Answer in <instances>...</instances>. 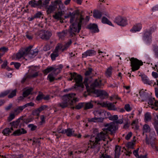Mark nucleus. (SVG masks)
I'll use <instances>...</instances> for the list:
<instances>
[{
    "label": "nucleus",
    "instance_id": "27",
    "mask_svg": "<svg viewBox=\"0 0 158 158\" xmlns=\"http://www.w3.org/2000/svg\"><path fill=\"white\" fill-rule=\"evenodd\" d=\"M142 80L144 83L148 84L149 85H151L152 82L151 81H150L148 79L147 76L144 75H142L141 76Z\"/></svg>",
    "mask_w": 158,
    "mask_h": 158
},
{
    "label": "nucleus",
    "instance_id": "5",
    "mask_svg": "<svg viewBox=\"0 0 158 158\" xmlns=\"http://www.w3.org/2000/svg\"><path fill=\"white\" fill-rule=\"evenodd\" d=\"M104 126L107 127V128H104L102 129L103 131H109L110 132V134L113 135L116 132V127L114 125V123L112 122L110 123H107L104 125Z\"/></svg>",
    "mask_w": 158,
    "mask_h": 158
},
{
    "label": "nucleus",
    "instance_id": "9",
    "mask_svg": "<svg viewBox=\"0 0 158 158\" xmlns=\"http://www.w3.org/2000/svg\"><path fill=\"white\" fill-rule=\"evenodd\" d=\"M28 48H26L25 49H23L17 53L15 55V58L16 60H19L24 56H27V51Z\"/></svg>",
    "mask_w": 158,
    "mask_h": 158
},
{
    "label": "nucleus",
    "instance_id": "22",
    "mask_svg": "<svg viewBox=\"0 0 158 158\" xmlns=\"http://www.w3.org/2000/svg\"><path fill=\"white\" fill-rule=\"evenodd\" d=\"M64 11H61L56 12L55 15H53V17L55 19L57 20H62L63 19L61 16L64 14Z\"/></svg>",
    "mask_w": 158,
    "mask_h": 158
},
{
    "label": "nucleus",
    "instance_id": "25",
    "mask_svg": "<svg viewBox=\"0 0 158 158\" xmlns=\"http://www.w3.org/2000/svg\"><path fill=\"white\" fill-rule=\"evenodd\" d=\"M142 26L139 23L137 24L134 26L130 30L131 32H136L139 31L141 29Z\"/></svg>",
    "mask_w": 158,
    "mask_h": 158
},
{
    "label": "nucleus",
    "instance_id": "30",
    "mask_svg": "<svg viewBox=\"0 0 158 158\" xmlns=\"http://www.w3.org/2000/svg\"><path fill=\"white\" fill-rule=\"evenodd\" d=\"M25 116H21V117H22V118L21 120L23 121V123L27 124H28L29 123L32 121L34 119V118L33 117H29L25 119L24 118V117Z\"/></svg>",
    "mask_w": 158,
    "mask_h": 158
},
{
    "label": "nucleus",
    "instance_id": "44",
    "mask_svg": "<svg viewBox=\"0 0 158 158\" xmlns=\"http://www.w3.org/2000/svg\"><path fill=\"white\" fill-rule=\"evenodd\" d=\"M10 64L11 65H14L15 67L17 69H19V68L21 65L20 63H19L13 62H11L10 63Z\"/></svg>",
    "mask_w": 158,
    "mask_h": 158
},
{
    "label": "nucleus",
    "instance_id": "32",
    "mask_svg": "<svg viewBox=\"0 0 158 158\" xmlns=\"http://www.w3.org/2000/svg\"><path fill=\"white\" fill-rule=\"evenodd\" d=\"M68 32L69 33V29L68 30H63L61 32H59L58 34L60 38L62 39L66 35ZM69 35H70V34ZM70 36H71L70 35ZM71 37L72 36H71Z\"/></svg>",
    "mask_w": 158,
    "mask_h": 158
},
{
    "label": "nucleus",
    "instance_id": "64",
    "mask_svg": "<svg viewBox=\"0 0 158 158\" xmlns=\"http://www.w3.org/2000/svg\"><path fill=\"white\" fill-rule=\"evenodd\" d=\"M8 49L7 48L3 47L0 48V52H3L4 53L8 51Z\"/></svg>",
    "mask_w": 158,
    "mask_h": 158
},
{
    "label": "nucleus",
    "instance_id": "33",
    "mask_svg": "<svg viewBox=\"0 0 158 158\" xmlns=\"http://www.w3.org/2000/svg\"><path fill=\"white\" fill-rule=\"evenodd\" d=\"M152 119V116L150 113L147 112L144 115V120L146 123L150 121Z\"/></svg>",
    "mask_w": 158,
    "mask_h": 158
},
{
    "label": "nucleus",
    "instance_id": "55",
    "mask_svg": "<svg viewBox=\"0 0 158 158\" xmlns=\"http://www.w3.org/2000/svg\"><path fill=\"white\" fill-rule=\"evenodd\" d=\"M28 127L31 128V130L32 131H35L37 127V126L34 125L33 124H30Z\"/></svg>",
    "mask_w": 158,
    "mask_h": 158
},
{
    "label": "nucleus",
    "instance_id": "2",
    "mask_svg": "<svg viewBox=\"0 0 158 158\" xmlns=\"http://www.w3.org/2000/svg\"><path fill=\"white\" fill-rule=\"evenodd\" d=\"M76 94L73 93L66 94L62 97L63 101L59 103L58 105L62 108L67 107L69 105H73L77 102L78 101V99L75 98Z\"/></svg>",
    "mask_w": 158,
    "mask_h": 158
},
{
    "label": "nucleus",
    "instance_id": "45",
    "mask_svg": "<svg viewBox=\"0 0 158 158\" xmlns=\"http://www.w3.org/2000/svg\"><path fill=\"white\" fill-rule=\"evenodd\" d=\"M112 67H109L106 72V76L110 77L111 75V71L112 70Z\"/></svg>",
    "mask_w": 158,
    "mask_h": 158
},
{
    "label": "nucleus",
    "instance_id": "14",
    "mask_svg": "<svg viewBox=\"0 0 158 158\" xmlns=\"http://www.w3.org/2000/svg\"><path fill=\"white\" fill-rule=\"evenodd\" d=\"M87 28L89 29L91 32L93 33L98 32L99 31L97 25L95 24H90L88 25Z\"/></svg>",
    "mask_w": 158,
    "mask_h": 158
},
{
    "label": "nucleus",
    "instance_id": "28",
    "mask_svg": "<svg viewBox=\"0 0 158 158\" xmlns=\"http://www.w3.org/2000/svg\"><path fill=\"white\" fill-rule=\"evenodd\" d=\"M155 138L154 137H151L149 138H148L147 136V135H146V144H153L155 142Z\"/></svg>",
    "mask_w": 158,
    "mask_h": 158
},
{
    "label": "nucleus",
    "instance_id": "46",
    "mask_svg": "<svg viewBox=\"0 0 158 158\" xmlns=\"http://www.w3.org/2000/svg\"><path fill=\"white\" fill-rule=\"evenodd\" d=\"M143 130L146 133L149 132L150 130L149 125L148 124H145L143 126Z\"/></svg>",
    "mask_w": 158,
    "mask_h": 158
},
{
    "label": "nucleus",
    "instance_id": "36",
    "mask_svg": "<svg viewBox=\"0 0 158 158\" xmlns=\"http://www.w3.org/2000/svg\"><path fill=\"white\" fill-rule=\"evenodd\" d=\"M102 22L104 23L110 25H112L111 23L105 17H103L102 18Z\"/></svg>",
    "mask_w": 158,
    "mask_h": 158
},
{
    "label": "nucleus",
    "instance_id": "53",
    "mask_svg": "<svg viewBox=\"0 0 158 158\" xmlns=\"http://www.w3.org/2000/svg\"><path fill=\"white\" fill-rule=\"evenodd\" d=\"M53 73H52L49 74L48 76V78H49V80L50 82H52L54 81L55 78L53 77Z\"/></svg>",
    "mask_w": 158,
    "mask_h": 158
},
{
    "label": "nucleus",
    "instance_id": "52",
    "mask_svg": "<svg viewBox=\"0 0 158 158\" xmlns=\"http://www.w3.org/2000/svg\"><path fill=\"white\" fill-rule=\"evenodd\" d=\"M41 138H40V139H37L34 138L32 140H33V143H32V145H34L36 143H38L40 144V139H41Z\"/></svg>",
    "mask_w": 158,
    "mask_h": 158
},
{
    "label": "nucleus",
    "instance_id": "3",
    "mask_svg": "<svg viewBox=\"0 0 158 158\" xmlns=\"http://www.w3.org/2000/svg\"><path fill=\"white\" fill-rule=\"evenodd\" d=\"M89 80V77H86L84 79V82L88 95H90L91 93L96 94L97 97H99L102 99H104L106 97L108 96V94L107 93L103 90L98 89L91 90L90 89L88 83Z\"/></svg>",
    "mask_w": 158,
    "mask_h": 158
},
{
    "label": "nucleus",
    "instance_id": "63",
    "mask_svg": "<svg viewBox=\"0 0 158 158\" xmlns=\"http://www.w3.org/2000/svg\"><path fill=\"white\" fill-rule=\"evenodd\" d=\"M34 103L32 102H31L30 103L26 104L23 105V106H24V107H25V108L27 106H34Z\"/></svg>",
    "mask_w": 158,
    "mask_h": 158
},
{
    "label": "nucleus",
    "instance_id": "57",
    "mask_svg": "<svg viewBox=\"0 0 158 158\" xmlns=\"http://www.w3.org/2000/svg\"><path fill=\"white\" fill-rule=\"evenodd\" d=\"M100 158H111V157L107 155V154L103 153L102 154L101 156H100Z\"/></svg>",
    "mask_w": 158,
    "mask_h": 158
},
{
    "label": "nucleus",
    "instance_id": "26",
    "mask_svg": "<svg viewBox=\"0 0 158 158\" xmlns=\"http://www.w3.org/2000/svg\"><path fill=\"white\" fill-rule=\"evenodd\" d=\"M95 51L93 50L87 51L82 54V57H85L88 56H92L95 54Z\"/></svg>",
    "mask_w": 158,
    "mask_h": 158
},
{
    "label": "nucleus",
    "instance_id": "16",
    "mask_svg": "<svg viewBox=\"0 0 158 158\" xmlns=\"http://www.w3.org/2000/svg\"><path fill=\"white\" fill-rule=\"evenodd\" d=\"M27 133V131L24 128H22L15 131L11 134V135H13L15 136H19L22 134H26Z\"/></svg>",
    "mask_w": 158,
    "mask_h": 158
},
{
    "label": "nucleus",
    "instance_id": "23",
    "mask_svg": "<svg viewBox=\"0 0 158 158\" xmlns=\"http://www.w3.org/2000/svg\"><path fill=\"white\" fill-rule=\"evenodd\" d=\"M22 117H20L15 121H13L10 123L11 127H13L14 128H17L19 125L21 119H22Z\"/></svg>",
    "mask_w": 158,
    "mask_h": 158
},
{
    "label": "nucleus",
    "instance_id": "7",
    "mask_svg": "<svg viewBox=\"0 0 158 158\" xmlns=\"http://www.w3.org/2000/svg\"><path fill=\"white\" fill-rule=\"evenodd\" d=\"M114 22L118 25L124 27L127 24V21L124 17L118 16L114 19Z\"/></svg>",
    "mask_w": 158,
    "mask_h": 158
},
{
    "label": "nucleus",
    "instance_id": "18",
    "mask_svg": "<svg viewBox=\"0 0 158 158\" xmlns=\"http://www.w3.org/2000/svg\"><path fill=\"white\" fill-rule=\"evenodd\" d=\"M101 80H98L97 79H96L94 82L91 84L90 87V88L89 89L91 90H95V89L100 85V83H101Z\"/></svg>",
    "mask_w": 158,
    "mask_h": 158
},
{
    "label": "nucleus",
    "instance_id": "49",
    "mask_svg": "<svg viewBox=\"0 0 158 158\" xmlns=\"http://www.w3.org/2000/svg\"><path fill=\"white\" fill-rule=\"evenodd\" d=\"M109 120L112 121H115L117 120L118 118V117L117 115H110V116L108 117Z\"/></svg>",
    "mask_w": 158,
    "mask_h": 158
},
{
    "label": "nucleus",
    "instance_id": "35",
    "mask_svg": "<svg viewBox=\"0 0 158 158\" xmlns=\"http://www.w3.org/2000/svg\"><path fill=\"white\" fill-rule=\"evenodd\" d=\"M24 108H25L23 106H19L17 108L14 110V112L17 114L22 112Z\"/></svg>",
    "mask_w": 158,
    "mask_h": 158
},
{
    "label": "nucleus",
    "instance_id": "24",
    "mask_svg": "<svg viewBox=\"0 0 158 158\" xmlns=\"http://www.w3.org/2000/svg\"><path fill=\"white\" fill-rule=\"evenodd\" d=\"M93 102L92 101H91L89 102H84V109L87 110L92 108L93 107V105L92 102Z\"/></svg>",
    "mask_w": 158,
    "mask_h": 158
},
{
    "label": "nucleus",
    "instance_id": "20",
    "mask_svg": "<svg viewBox=\"0 0 158 158\" xmlns=\"http://www.w3.org/2000/svg\"><path fill=\"white\" fill-rule=\"evenodd\" d=\"M121 147L118 145H116L114 150L115 154L114 158H119L120 155V152Z\"/></svg>",
    "mask_w": 158,
    "mask_h": 158
},
{
    "label": "nucleus",
    "instance_id": "1",
    "mask_svg": "<svg viewBox=\"0 0 158 158\" xmlns=\"http://www.w3.org/2000/svg\"><path fill=\"white\" fill-rule=\"evenodd\" d=\"M69 17H70V22L71 25L69 26V32L71 36H74L76 35L75 32H79L82 22L84 20V19L81 14L80 15L78 10L74 11L72 13L70 12L64 16L65 18Z\"/></svg>",
    "mask_w": 158,
    "mask_h": 158
},
{
    "label": "nucleus",
    "instance_id": "59",
    "mask_svg": "<svg viewBox=\"0 0 158 158\" xmlns=\"http://www.w3.org/2000/svg\"><path fill=\"white\" fill-rule=\"evenodd\" d=\"M88 121L89 122H97V117H95L94 118H89L88 119Z\"/></svg>",
    "mask_w": 158,
    "mask_h": 158
},
{
    "label": "nucleus",
    "instance_id": "4",
    "mask_svg": "<svg viewBox=\"0 0 158 158\" xmlns=\"http://www.w3.org/2000/svg\"><path fill=\"white\" fill-rule=\"evenodd\" d=\"M131 61V66L132 71H134L138 70L140 66L143 64V63L141 60H139L134 57L130 59Z\"/></svg>",
    "mask_w": 158,
    "mask_h": 158
},
{
    "label": "nucleus",
    "instance_id": "6",
    "mask_svg": "<svg viewBox=\"0 0 158 158\" xmlns=\"http://www.w3.org/2000/svg\"><path fill=\"white\" fill-rule=\"evenodd\" d=\"M55 5L54 6H49L47 8V14H49L55 10L56 8V6L57 4H58L59 6V7L58 10H61V6L63 7V5L61 4L62 2L60 0H56L55 1Z\"/></svg>",
    "mask_w": 158,
    "mask_h": 158
},
{
    "label": "nucleus",
    "instance_id": "38",
    "mask_svg": "<svg viewBox=\"0 0 158 158\" xmlns=\"http://www.w3.org/2000/svg\"><path fill=\"white\" fill-rule=\"evenodd\" d=\"M84 102H81L79 103L77 105H76L75 107H71V108H72L73 109H74V108H75L77 109H81L82 107H84Z\"/></svg>",
    "mask_w": 158,
    "mask_h": 158
},
{
    "label": "nucleus",
    "instance_id": "17",
    "mask_svg": "<svg viewBox=\"0 0 158 158\" xmlns=\"http://www.w3.org/2000/svg\"><path fill=\"white\" fill-rule=\"evenodd\" d=\"M52 35V34L51 32L47 31L44 32L41 35V38L44 40H48L49 39Z\"/></svg>",
    "mask_w": 158,
    "mask_h": 158
},
{
    "label": "nucleus",
    "instance_id": "48",
    "mask_svg": "<svg viewBox=\"0 0 158 158\" xmlns=\"http://www.w3.org/2000/svg\"><path fill=\"white\" fill-rule=\"evenodd\" d=\"M63 47V45L61 44H58L57 46L56 47L54 51L55 52L58 53V50L60 49H61Z\"/></svg>",
    "mask_w": 158,
    "mask_h": 158
},
{
    "label": "nucleus",
    "instance_id": "11",
    "mask_svg": "<svg viewBox=\"0 0 158 158\" xmlns=\"http://www.w3.org/2000/svg\"><path fill=\"white\" fill-rule=\"evenodd\" d=\"M29 4L31 7H36L38 6H40V8L42 6V2L41 0H39L38 1H36L35 0H32L29 2Z\"/></svg>",
    "mask_w": 158,
    "mask_h": 158
},
{
    "label": "nucleus",
    "instance_id": "47",
    "mask_svg": "<svg viewBox=\"0 0 158 158\" xmlns=\"http://www.w3.org/2000/svg\"><path fill=\"white\" fill-rule=\"evenodd\" d=\"M59 55L58 52H55V51L52 53L51 55V56L52 60H55L56 57H57Z\"/></svg>",
    "mask_w": 158,
    "mask_h": 158
},
{
    "label": "nucleus",
    "instance_id": "12",
    "mask_svg": "<svg viewBox=\"0 0 158 158\" xmlns=\"http://www.w3.org/2000/svg\"><path fill=\"white\" fill-rule=\"evenodd\" d=\"M74 131H73V129L70 128H68L66 129H63L62 131L60 132L62 134H66L68 136L70 137L72 136H76L77 135H74L73 134Z\"/></svg>",
    "mask_w": 158,
    "mask_h": 158
},
{
    "label": "nucleus",
    "instance_id": "50",
    "mask_svg": "<svg viewBox=\"0 0 158 158\" xmlns=\"http://www.w3.org/2000/svg\"><path fill=\"white\" fill-rule=\"evenodd\" d=\"M95 140L94 142H93V145L90 147V148H94L96 147L98 143V142L100 141H98V139L96 138H95Z\"/></svg>",
    "mask_w": 158,
    "mask_h": 158
},
{
    "label": "nucleus",
    "instance_id": "62",
    "mask_svg": "<svg viewBox=\"0 0 158 158\" xmlns=\"http://www.w3.org/2000/svg\"><path fill=\"white\" fill-rule=\"evenodd\" d=\"M124 108L127 111H129L131 110V108L129 104H126L124 106Z\"/></svg>",
    "mask_w": 158,
    "mask_h": 158
},
{
    "label": "nucleus",
    "instance_id": "54",
    "mask_svg": "<svg viewBox=\"0 0 158 158\" xmlns=\"http://www.w3.org/2000/svg\"><path fill=\"white\" fill-rule=\"evenodd\" d=\"M40 112L38 110V108L33 111L32 114L34 116H39Z\"/></svg>",
    "mask_w": 158,
    "mask_h": 158
},
{
    "label": "nucleus",
    "instance_id": "39",
    "mask_svg": "<svg viewBox=\"0 0 158 158\" xmlns=\"http://www.w3.org/2000/svg\"><path fill=\"white\" fill-rule=\"evenodd\" d=\"M135 143V141L129 142L127 144L126 147L128 148L133 149Z\"/></svg>",
    "mask_w": 158,
    "mask_h": 158
},
{
    "label": "nucleus",
    "instance_id": "31",
    "mask_svg": "<svg viewBox=\"0 0 158 158\" xmlns=\"http://www.w3.org/2000/svg\"><path fill=\"white\" fill-rule=\"evenodd\" d=\"M33 90V89L32 88L27 89L23 92V95L24 97H26L29 94H31V92Z\"/></svg>",
    "mask_w": 158,
    "mask_h": 158
},
{
    "label": "nucleus",
    "instance_id": "13",
    "mask_svg": "<svg viewBox=\"0 0 158 158\" xmlns=\"http://www.w3.org/2000/svg\"><path fill=\"white\" fill-rule=\"evenodd\" d=\"M107 131H103V132L98 134L95 138L98 139V141L101 140L105 141L106 137L107 136Z\"/></svg>",
    "mask_w": 158,
    "mask_h": 158
},
{
    "label": "nucleus",
    "instance_id": "61",
    "mask_svg": "<svg viewBox=\"0 0 158 158\" xmlns=\"http://www.w3.org/2000/svg\"><path fill=\"white\" fill-rule=\"evenodd\" d=\"M139 150V148H138L136 150H135L133 152V154L135 155L136 158L139 157V155L138 154V152Z\"/></svg>",
    "mask_w": 158,
    "mask_h": 158
},
{
    "label": "nucleus",
    "instance_id": "43",
    "mask_svg": "<svg viewBox=\"0 0 158 158\" xmlns=\"http://www.w3.org/2000/svg\"><path fill=\"white\" fill-rule=\"evenodd\" d=\"M113 123H114V125L116 127V131L118 129V127L117 126V124H121L123 123V120L122 119L116 120V121L113 122Z\"/></svg>",
    "mask_w": 158,
    "mask_h": 158
},
{
    "label": "nucleus",
    "instance_id": "56",
    "mask_svg": "<svg viewBox=\"0 0 158 158\" xmlns=\"http://www.w3.org/2000/svg\"><path fill=\"white\" fill-rule=\"evenodd\" d=\"M93 69L91 68H89L88 70L86 71L85 73V75L86 76L89 75L92 73Z\"/></svg>",
    "mask_w": 158,
    "mask_h": 158
},
{
    "label": "nucleus",
    "instance_id": "58",
    "mask_svg": "<svg viewBox=\"0 0 158 158\" xmlns=\"http://www.w3.org/2000/svg\"><path fill=\"white\" fill-rule=\"evenodd\" d=\"M155 101V98H149L148 100V103L149 105H151L152 106L154 104V101Z\"/></svg>",
    "mask_w": 158,
    "mask_h": 158
},
{
    "label": "nucleus",
    "instance_id": "15",
    "mask_svg": "<svg viewBox=\"0 0 158 158\" xmlns=\"http://www.w3.org/2000/svg\"><path fill=\"white\" fill-rule=\"evenodd\" d=\"M57 70H59V69L56 68L55 69V68L51 66L48 67L47 69L44 70V71H43V72L44 74H47L48 73L50 72L52 70H54V72L53 73V74H55V75H56L60 72L59 71V72H57V73H56V71Z\"/></svg>",
    "mask_w": 158,
    "mask_h": 158
},
{
    "label": "nucleus",
    "instance_id": "34",
    "mask_svg": "<svg viewBox=\"0 0 158 158\" xmlns=\"http://www.w3.org/2000/svg\"><path fill=\"white\" fill-rule=\"evenodd\" d=\"M116 103V102L113 103H108V105H107V107L108 108V110H116V108H115V105L114 104Z\"/></svg>",
    "mask_w": 158,
    "mask_h": 158
},
{
    "label": "nucleus",
    "instance_id": "41",
    "mask_svg": "<svg viewBox=\"0 0 158 158\" xmlns=\"http://www.w3.org/2000/svg\"><path fill=\"white\" fill-rule=\"evenodd\" d=\"M10 92V90H6L3 92H1L0 94V98H4L6 96L9 94Z\"/></svg>",
    "mask_w": 158,
    "mask_h": 158
},
{
    "label": "nucleus",
    "instance_id": "21",
    "mask_svg": "<svg viewBox=\"0 0 158 158\" xmlns=\"http://www.w3.org/2000/svg\"><path fill=\"white\" fill-rule=\"evenodd\" d=\"M102 12L98 10H94L93 11V16L94 17L97 19H100L101 18Z\"/></svg>",
    "mask_w": 158,
    "mask_h": 158
},
{
    "label": "nucleus",
    "instance_id": "51",
    "mask_svg": "<svg viewBox=\"0 0 158 158\" xmlns=\"http://www.w3.org/2000/svg\"><path fill=\"white\" fill-rule=\"evenodd\" d=\"M153 51L156 56L158 58V47L156 45L153 46Z\"/></svg>",
    "mask_w": 158,
    "mask_h": 158
},
{
    "label": "nucleus",
    "instance_id": "40",
    "mask_svg": "<svg viewBox=\"0 0 158 158\" xmlns=\"http://www.w3.org/2000/svg\"><path fill=\"white\" fill-rule=\"evenodd\" d=\"M93 113L95 116L97 117H100L101 116L102 114L104 113V112L101 110H99L94 111Z\"/></svg>",
    "mask_w": 158,
    "mask_h": 158
},
{
    "label": "nucleus",
    "instance_id": "60",
    "mask_svg": "<svg viewBox=\"0 0 158 158\" xmlns=\"http://www.w3.org/2000/svg\"><path fill=\"white\" fill-rule=\"evenodd\" d=\"M48 107V106L46 105L42 106L38 108V110L41 112V111L45 109Z\"/></svg>",
    "mask_w": 158,
    "mask_h": 158
},
{
    "label": "nucleus",
    "instance_id": "29",
    "mask_svg": "<svg viewBox=\"0 0 158 158\" xmlns=\"http://www.w3.org/2000/svg\"><path fill=\"white\" fill-rule=\"evenodd\" d=\"M7 90H10V92L8 96V98H12L14 97L15 96L16 94L17 90L16 89H15L13 90L11 89Z\"/></svg>",
    "mask_w": 158,
    "mask_h": 158
},
{
    "label": "nucleus",
    "instance_id": "10",
    "mask_svg": "<svg viewBox=\"0 0 158 158\" xmlns=\"http://www.w3.org/2000/svg\"><path fill=\"white\" fill-rule=\"evenodd\" d=\"M33 47L32 46H30L26 48H28L27 51V55H29L31 57H33L36 56L38 53L39 52L38 49H35V50H31Z\"/></svg>",
    "mask_w": 158,
    "mask_h": 158
},
{
    "label": "nucleus",
    "instance_id": "42",
    "mask_svg": "<svg viewBox=\"0 0 158 158\" xmlns=\"http://www.w3.org/2000/svg\"><path fill=\"white\" fill-rule=\"evenodd\" d=\"M11 132V131L9 128H6L3 130L2 133L4 135L7 136L9 135Z\"/></svg>",
    "mask_w": 158,
    "mask_h": 158
},
{
    "label": "nucleus",
    "instance_id": "37",
    "mask_svg": "<svg viewBox=\"0 0 158 158\" xmlns=\"http://www.w3.org/2000/svg\"><path fill=\"white\" fill-rule=\"evenodd\" d=\"M44 95L41 91L39 92V94L36 98V100L37 101H40L43 99V96Z\"/></svg>",
    "mask_w": 158,
    "mask_h": 158
},
{
    "label": "nucleus",
    "instance_id": "8",
    "mask_svg": "<svg viewBox=\"0 0 158 158\" xmlns=\"http://www.w3.org/2000/svg\"><path fill=\"white\" fill-rule=\"evenodd\" d=\"M83 78L80 75L78 74L76 77L75 78V80L76 82V83L75 84V87L74 88L75 89L76 88V86L77 87H81L82 88H84V86L83 84H84L83 81V83H82Z\"/></svg>",
    "mask_w": 158,
    "mask_h": 158
},
{
    "label": "nucleus",
    "instance_id": "19",
    "mask_svg": "<svg viewBox=\"0 0 158 158\" xmlns=\"http://www.w3.org/2000/svg\"><path fill=\"white\" fill-rule=\"evenodd\" d=\"M144 40H146L148 42H150L152 41L151 33L150 32L146 31L143 36Z\"/></svg>",
    "mask_w": 158,
    "mask_h": 158
}]
</instances>
